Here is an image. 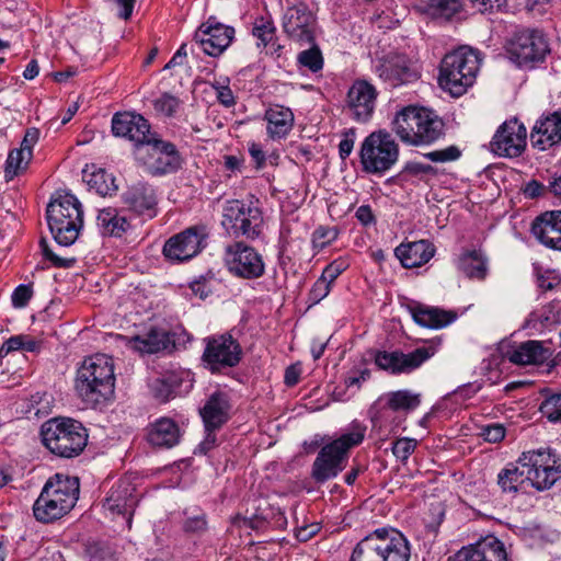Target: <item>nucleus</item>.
<instances>
[{
  "mask_svg": "<svg viewBox=\"0 0 561 561\" xmlns=\"http://www.w3.org/2000/svg\"><path fill=\"white\" fill-rule=\"evenodd\" d=\"M168 337L164 332L151 330L144 335H135L128 340L130 348L139 352L153 354L167 347Z\"/></svg>",
  "mask_w": 561,
  "mask_h": 561,
  "instance_id": "c9c22d12",
  "label": "nucleus"
},
{
  "mask_svg": "<svg viewBox=\"0 0 561 561\" xmlns=\"http://www.w3.org/2000/svg\"><path fill=\"white\" fill-rule=\"evenodd\" d=\"M413 320L421 327L439 330L451 324L457 314L436 307L417 305L410 308Z\"/></svg>",
  "mask_w": 561,
  "mask_h": 561,
  "instance_id": "2f4dec72",
  "label": "nucleus"
},
{
  "mask_svg": "<svg viewBox=\"0 0 561 561\" xmlns=\"http://www.w3.org/2000/svg\"><path fill=\"white\" fill-rule=\"evenodd\" d=\"M393 130L410 145H431L444 135L445 124L437 113L424 106L409 105L397 113Z\"/></svg>",
  "mask_w": 561,
  "mask_h": 561,
  "instance_id": "20e7f679",
  "label": "nucleus"
},
{
  "mask_svg": "<svg viewBox=\"0 0 561 561\" xmlns=\"http://www.w3.org/2000/svg\"><path fill=\"white\" fill-rule=\"evenodd\" d=\"M148 145L152 146L156 151V160L153 163L156 173H176L181 169L183 158L174 144L153 136Z\"/></svg>",
  "mask_w": 561,
  "mask_h": 561,
  "instance_id": "c85d7f7f",
  "label": "nucleus"
},
{
  "mask_svg": "<svg viewBox=\"0 0 561 561\" xmlns=\"http://www.w3.org/2000/svg\"><path fill=\"white\" fill-rule=\"evenodd\" d=\"M180 436L178 424L168 417L157 420L148 432L149 443L158 447H173L179 443Z\"/></svg>",
  "mask_w": 561,
  "mask_h": 561,
  "instance_id": "72a5a7b5",
  "label": "nucleus"
},
{
  "mask_svg": "<svg viewBox=\"0 0 561 561\" xmlns=\"http://www.w3.org/2000/svg\"><path fill=\"white\" fill-rule=\"evenodd\" d=\"M436 353L433 345L423 346L411 353L378 351L375 355V364L382 370L392 375L409 374L419 368L424 362Z\"/></svg>",
  "mask_w": 561,
  "mask_h": 561,
  "instance_id": "f3484780",
  "label": "nucleus"
},
{
  "mask_svg": "<svg viewBox=\"0 0 561 561\" xmlns=\"http://www.w3.org/2000/svg\"><path fill=\"white\" fill-rule=\"evenodd\" d=\"M342 271L343 264L333 262L324 268L320 277L323 278L324 280H328V283L332 285V283L339 277Z\"/></svg>",
  "mask_w": 561,
  "mask_h": 561,
  "instance_id": "e2e57ef3",
  "label": "nucleus"
},
{
  "mask_svg": "<svg viewBox=\"0 0 561 561\" xmlns=\"http://www.w3.org/2000/svg\"><path fill=\"white\" fill-rule=\"evenodd\" d=\"M527 482L522 463H508L497 474V484L503 492L516 493Z\"/></svg>",
  "mask_w": 561,
  "mask_h": 561,
  "instance_id": "ea45409f",
  "label": "nucleus"
},
{
  "mask_svg": "<svg viewBox=\"0 0 561 561\" xmlns=\"http://www.w3.org/2000/svg\"><path fill=\"white\" fill-rule=\"evenodd\" d=\"M252 34L257 38V47H270L272 53H278L282 46L277 43L276 26L271 18L260 16L255 19Z\"/></svg>",
  "mask_w": 561,
  "mask_h": 561,
  "instance_id": "4c0bfd02",
  "label": "nucleus"
},
{
  "mask_svg": "<svg viewBox=\"0 0 561 561\" xmlns=\"http://www.w3.org/2000/svg\"><path fill=\"white\" fill-rule=\"evenodd\" d=\"M448 561H507L504 545L490 536L474 545L462 547Z\"/></svg>",
  "mask_w": 561,
  "mask_h": 561,
  "instance_id": "5701e85b",
  "label": "nucleus"
},
{
  "mask_svg": "<svg viewBox=\"0 0 561 561\" xmlns=\"http://www.w3.org/2000/svg\"><path fill=\"white\" fill-rule=\"evenodd\" d=\"M531 231L542 245L561 251V210L546 211L537 217Z\"/></svg>",
  "mask_w": 561,
  "mask_h": 561,
  "instance_id": "bb28decb",
  "label": "nucleus"
},
{
  "mask_svg": "<svg viewBox=\"0 0 561 561\" xmlns=\"http://www.w3.org/2000/svg\"><path fill=\"white\" fill-rule=\"evenodd\" d=\"M394 253L405 268H413L427 263L433 257L435 248L431 242L420 240L400 244Z\"/></svg>",
  "mask_w": 561,
  "mask_h": 561,
  "instance_id": "c756f323",
  "label": "nucleus"
},
{
  "mask_svg": "<svg viewBox=\"0 0 561 561\" xmlns=\"http://www.w3.org/2000/svg\"><path fill=\"white\" fill-rule=\"evenodd\" d=\"M517 463L523 465L527 482L539 491L550 489L560 479L557 460L545 449L524 453Z\"/></svg>",
  "mask_w": 561,
  "mask_h": 561,
  "instance_id": "ddd939ff",
  "label": "nucleus"
},
{
  "mask_svg": "<svg viewBox=\"0 0 561 561\" xmlns=\"http://www.w3.org/2000/svg\"><path fill=\"white\" fill-rule=\"evenodd\" d=\"M224 264L228 272L243 279H256L265 273L263 255L253 247L236 241L225 247Z\"/></svg>",
  "mask_w": 561,
  "mask_h": 561,
  "instance_id": "f8f14e48",
  "label": "nucleus"
},
{
  "mask_svg": "<svg viewBox=\"0 0 561 561\" xmlns=\"http://www.w3.org/2000/svg\"><path fill=\"white\" fill-rule=\"evenodd\" d=\"M340 230L337 227L319 226L312 233V247L317 250H322L332 244L339 237Z\"/></svg>",
  "mask_w": 561,
  "mask_h": 561,
  "instance_id": "c03bdc74",
  "label": "nucleus"
},
{
  "mask_svg": "<svg viewBox=\"0 0 561 561\" xmlns=\"http://www.w3.org/2000/svg\"><path fill=\"white\" fill-rule=\"evenodd\" d=\"M481 436L489 443H497L505 436V428L501 424H491L482 428Z\"/></svg>",
  "mask_w": 561,
  "mask_h": 561,
  "instance_id": "13d9d810",
  "label": "nucleus"
},
{
  "mask_svg": "<svg viewBox=\"0 0 561 561\" xmlns=\"http://www.w3.org/2000/svg\"><path fill=\"white\" fill-rule=\"evenodd\" d=\"M96 227L104 237L119 238L130 229V221L117 208L105 207L98 211Z\"/></svg>",
  "mask_w": 561,
  "mask_h": 561,
  "instance_id": "473e14b6",
  "label": "nucleus"
},
{
  "mask_svg": "<svg viewBox=\"0 0 561 561\" xmlns=\"http://www.w3.org/2000/svg\"><path fill=\"white\" fill-rule=\"evenodd\" d=\"M179 387L180 378H176L174 375L164 376L156 381L153 388L154 396L161 401H167L173 396Z\"/></svg>",
  "mask_w": 561,
  "mask_h": 561,
  "instance_id": "de8ad7c7",
  "label": "nucleus"
},
{
  "mask_svg": "<svg viewBox=\"0 0 561 561\" xmlns=\"http://www.w3.org/2000/svg\"><path fill=\"white\" fill-rule=\"evenodd\" d=\"M205 342L202 360L210 373L216 374L225 368L234 367L241 360V346L230 334L211 336Z\"/></svg>",
  "mask_w": 561,
  "mask_h": 561,
  "instance_id": "4468645a",
  "label": "nucleus"
},
{
  "mask_svg": "<svg viewBox=\"0 0 561 561\" xmlns=\"http://www.w3.org/2000/svg\"><path fill=\"white\" fill-rule=\"evenodd\" d=\"M461 154V151L457 146H449L442 150H434L432 152H428L426 156L430 160L434 162H447V161H455L457 160Z\"/></svg>",
  "mask_w": 561,
  "mask_h": 561,
  "instance_id": "603ef678",
  "label": "nucleus"
},
{
  "mask_svg": "<svg viewBox=\"0 0 561 561\" xmlns=\"http://www.w3.org/2000/svg\"><path fill=\"white\" fill-rule=\"evenodd\" d=\"M32 160L31 153L24 149H13L9 152L5 162L7 175H18L19 172H24Z\"/></svg>",
  "mask_w": 561,
  "mask_h": 561,
  "instance_id": "37998d69",
  "label": "nucleus"
},
{
  "mask_svg": "<svg viewBox=\"0 0 561 561\" xmlns=\"http://www.w3.org/2000/svg\"><path fill=\"white\" fill-rule=\"evenodd\" d=\"M374 69L378 78L391 88L414 82L420 77L411 60L398 53H389L378 58Z\"/></svg>",
  "mask_w": 561,
  "mask_h": 561,
  "instance_id": "dca6fc26",
  "label": "nucleus"
},
{
  "mask_svg": "<svg viewBox=\"0 0 561 561\" xmlns=\"http://www.w3.org/2000/svg\"><path fill=\"white\" fill-rule=\"evenodd\" d=\"M309 49L302 50L298 55V62L312 72H318L323 68V57L318 46L311 44Z\"/></svg>",
  "mask_w": 561,
  "mask_h": 561,
  "instance_id": "a18cd8bd",
  "label": "nucleus"
},
{
  "mask_svg": "<svg viewBox=\"0 0 561 561\" xmlns=\"http://www.w3.org/2000/svg\"><path fill=\"white\" fill-rule=\"evenodd\" d=\"M457 266L469 278L481 280L486 276V260L480 251L463 252L458 257Z\"/></svg>",
  "mask_w": 561,
  "mask_h": 561,
  "instance_id": "e433bc0d",
  "label": "nucleus"
},
{
  "mask_svg": "<svg viewBox=\"0 0 561 561\" xmlns=\"http://www.w3.org/2000/svg\"><path fill=\"white\" fill-rule=\"evenodd\" d=\"M88 191L103 198L114 197L127 186L126 178H89Z\"/></svg>",
  "mask_w": 561,
  "mask_h": 561,
  "instance_id": "a19ab883",
  "label": "nucleus"
},
{
  "mask_svg": "<svg viewBox=\"0 0 561 561\" xmlns=\"http://www.w3.org/2000/svg\"><path fill=\"white\" fill-rule=\"evenodd\" d=\"M79 479L56 473L45 483L33 505L34 517L41 523H51L69 513L79 497Z\"/></svg>",
  "mask_w": 561,
  "mask_h": 561,
  "instance_id": "f03ea898",
  "label": "nucleus"
},
{
  "mask_svg": "<svg viewBox=\"0 0 561 561\" xmlns=\"http://www.w3.org/2000/svg\"><path fill=\"white\" fill-rule=\"evenodd\" d=\"M135 492V486L128 480H121L110 490L103 503L104 508L112 515H127L126 522L129 528L134 510L138 503Z\"/></svg>",
  "mask_w": 561,
  "mask_h": 561,
  "instance_id": "393cba45",
  "label": "nucleus"
},
{
  "mask_svg": "<svg viewBox=\"0 0 561 561\" xmlns=\"http://www.w3.org/2000/svg\"><path fill=\"white\" fill-rule=\"evenodd\" d=\"M330 290L331 284L319 277L309 293V298L313 302H319L329 295Z\"/></svg>",
  "mask_w": 561,
  "mask_h": 561,
  "instance_id": "5fc2aeb1",
  "label": "nucleus"
},
{
  "mask_svg": "<svg viewBox=\"0 0 561 561\" xmlns=\"http://www.w3.org/2000/svg\"><path fill=\"white\" fill-rule=\"evenodd\" d=\"M527 144V130L516 117L505 121L491 141L493 152L502 157L514 158L522 154Z\"/></svg>",
  "mask_w": 561,
  "mask_h": 561,
  "instance_id": "6ab92c4d",
  "label": "nucleus"
},
{
  "mask_svg": "<svg viewBox=\"0 0 561 561\" xmlns=\"http://www.w3.org/2000/svg\"><path fill=\"white\" fill-rule=\"evenodd\" d=\"M32 288L28 285H19L12 294V305L15 308H23L32 297Z\"/></svg>",
  "mask_w": 561,
  "mask_h": 561,
  "instance_id": "6e6d98bb",
  "label": "nucleus"
},
{
  "mask_svg": "<svg viewBox=\"0 0 561 561\" xmlns=\"http://www.w3.org/2000/svg\"><path fill=\"white\" fill-rule=\"evenodd\" d=\"M317 19L305 2L289 4L283 14L284 33L293 41L304 45L316 39Z\"/></svg>",
  "mask_w": 561,
  "mask_h": 561,
  "instance_id": "2eb2a0df",
  "label": "nucleus"
},
{
  "mask_svg": "<svg viewBox=\"0 0 561 561\" xmlns=\"http://www.w3.org/2000/svg\"><path fill=\"white\" fill-rule=\"evenodd\" d=\"M342 136H343V138L339 145V153L342 159H345L351 154V152L353 150L354 142H355V136H356L355 129L354 128L345 129L342 133Z\"/></svg>",
  "mask_w": 561,
  "mask_h": 561,
  "instance_id": "864d4df0",
  "label": "nucleus"
},
{
  "mask_svg": "<svg viewBox=\"0 0 561 561\" xmlns=\"http://www.w3.org/2000/svg\"><path fill=\"white\" fill-rule=\"evenodd\" d=\"M204 229L191 227L171 237L163 247V254L171 261H186L195 256L205 247Z\"/></svg>",
  "mask_w": 561,
  "mask_h": 561,
  "instance_id": "aec40b11",
  "label": "nucleus"
},
{
  "mask_svg": "<svg viewBox=\"0 0 561 561\" xmlns=\"http://www.w3.org/2000/svg\"><path fill=\"white\" fill-rule=\"evenodd\" d=\"M233 37L232 26L219 23L216 18L210 16L197 28L194 41L205 54L218 57L229 47Z\"/></svg>",
  "mask_w": 561,
  "mask_h": 561,
  "instance_id": "a211bd4d",
  "label": "nucleus"
},
{
  "mask_svg": "<svg viewBox=\"0 0 561 561\" xmlns=\"http://www.w3.org/2000/svg\"><path fill=\"white\" fill-rule=\"evenodd\" d=\"M365 433V425L353 422L347 433L325 444L312 463L313 480L323 483L337 477L346 468L350 450L364 440Z\"/></svg>",
  "mask_w": 561,
  "mask_h": 561,
  "instance_id": "39448f33",
  "label": "nucleus"
},
{
  "mask_svg": "<svg viewBox=\"0 0 561 561\" xmlns=\"http://www.w3.org/2000/svg\"><path fill=\"white\" fill-rule=\"evenodd\" d=\"M23 346H24V336L15 335V336L10 337L9 340H7L3 343V345L0 350V354H2V353L8 354L13 351H19V350H22Z\"/></svg>",
  "mask_w": 561,
  "mask_h": 561,
  "instance_id": "0e129e2a",
  "label": "nucleus"
},
{
  "mask_svg": "<svg viewBox=\"0 0 561 561\" xmlns=\"http://www.w3.org/2000/svg\"><path fill=\"white\" fill-rule=\"evenodd\" d=\"M112 131L116 137L133 141L136 147L149 144L153 137L150 134L149 122L140 114L123 112L114 114Z\"/></svg>",
  "mask_w": 561,
  "mask_h": 561,
  "instance_id": "412c9836",
  "label": "nucleus"
},
{
  "mask_svg": "<svg viewBox=\"0 0 561 561\" xmlns=\"http://www.w3.org/2000/svg\"><path fill=\"white\" fill-rule=\"evenodd\" d=\"M180 105V100L170 93H163L160 98L153 101V107L157 113L167 117H172Z\"/></svg>",
  "mask_w": 561,
  "mask_h": 561,
  "instance_id": "8fccbe9b",
  "label": "nucleus"
},
{
  "mask_svg": "<svg viewBox=\"0 0 561 561\" xmlns=\"http://www.w3.org/2000/svg\"><path fill=\"white\" fill-rule=\"evenodd\" d=\"M398 145L382 130L368 135L360 146L359 157L364 171L381 173L388 171L398 160Z\"/></svg>",
  "mask_w": 561,
  "mask_h": 561,
  "instance_id": "9d476101",
  "label": "nucleus"
},
{
  "mask_svg": "<svg viewBox=\"0 0 561 561\" xmlns=\"http://www.w3.org/2000/svg\"><path fill=\"white\" fill-rule=\"evenodd\" d=\"M39 131L37 128H28L24 135V138L21 142V146L19 149H24L31 153V157H33V147L38 141Z\"/></svg>",
  "mask_w": 561,
  "mask_h": 561,
  "instance_id": "680f3d73",
  "label": "nucleus"
},
{
  "mask_svg": "<svg viewBox=\"0 0 561 561\" xmlns=\"http://www.w3.org/2000/svg\"><path fill=\"white\" fill-rule=\"evenodd\" d=\"M249 153L252 158V161L255 164V169H261L265 163V153L262 149V146L260 144H256L254 141L249 142L248 145Z\"/></svg>",
  "mask_w": 561,
  "mask_h": 561,
  "instance_id": "052dcab7",
  "label": "nucleus"
},
{
  "mask_svg": "<svg viewBox=\"0 0 561 561\" xmlns=\"http://www.w3.org/2000/svg\"><path fill=\"white\" fill-rule=\"evenodd\" d=\"M126 187L127 190L123 192L122 198L128 208L138 215L153 218L157 214L158 204L154 188L142 181H137Z\"/></svg>",
  "mask_w": 561,
  "mask_h": 561,
  "instance_id": "b1692460",
  "label": "nucleus"
},
{
  "mask_svg": "<svg viewBox=\"0 0 561 561\" xmlns=\"http://www.w3.org/2000/svg\"><path fill=\"white\" fill-rule=\"evenodd\" d=\"M301 369L298 365H290L285 370V383L289 387L295 386L299 381Z\"/></svg>",
  "mask_w": 561,
  "mask_h": 561,
  "instance_id": "338daca9",
  "label": "nucleus"
},
{
  "mask_svg": "<svg viewBox=\"0 0 561 561\" xmlns=\"http://www.w3.org/2000/svg\"><path fill=\"white\" fill-rule=\"evenodd\" d=\"M230 79L228 77H221L210 83L211 88L216 92L217 101L225 107H231L236 104V98L230 87Z\"/></svg>",
  "mask_w": 561,
  "mask_h": 561,
  "instance_id": "49530a36",
  "label": "nucleus"
},
{
  "mask_svg": "<svg viewBox=\"0 0 561 561\" xmlns=\"http://www.w3.org/2000/svg\"><path fill=\"white\" fill-rule=\"evenodd\" d=\"M42 440L44 446L60 458H75L82 454L89 434L87 428L73 419L54 417L42 425Z\"/></svg>",
  "mask_w": 561,
  "mask_h": 561,
  "instance_id": "0eeeda50",
  "label": "nucleus"
},
{
  "mask_svg": "<svg viewBox=\"0 0 561 561\" xmlns=\"http://www.w3.org/2000/svg\"><path fill=\"white\" fill-rule=\"evenodd\" d=\"M416 445L417 442L413 438H399L393 443L392 453L399 461L404 463L415 450Z\"/></svg>",
  "mask_w": 561,
  "mask_h": 561,
  "instance_id": "3c124183",
  "label": "nucleus"
},
{
  "mask_svg": "<svg viewBox=\"0 0 561 561\" xmlns=\"http://www.w3.org/2000/svg\"><path fill=\"white\" fill-rule=\"evenodd\" d=\"M42 250L44 256L50 261L55 266L58 267H69L75 262L73 259H62L58 255H56L47 245L45 240L41 241Z\"/></svg>",
  "mask_w": 561,
  "mask_h": 561,
  "instance_id": "bf43d9fd",
  "label": "nucleus"
},
{
  "mask_svg": "<svg viewBox=\"0 0 561 561\" xmlns=\"http://www.w3.org/2000/svg\"><path fill=\"white\" fill-rule=\"evenodd\" d=\"M420 396L410 390H398L388 394L387 405L392 411H411L419 407Z\"/></svg>",
  "mask_w": 561,
  "mask_h": 561,
  "instance_id": "79ce46f5",
  "label": "nucleus"
},
{
  "mask_svg": "<svg viewBox=\"0 0 561 561\" xmlns=\"http://www.w3.org/2000/svg\"><path fill=\"white\" fill-rule=\"evenodd\" d=\"M46 219L55 241L64 247L73 244L83 228V208L71 193L56 192L47 205Z\"/></svg>",
  "mask_w": 561,
  "mask_h": 561,
  "instance_id": "7ed1b4c3",
  "label": "nucleus"
},
{
  "mask_svg": "<svg viewBox=\"0 0 561 561\" xmlns=\"http://www.w3.org/2000/svg\"><path fill=\"white\" fill-rule=\"evenodd\" d=\"M221 224L230 236L255 239L262 232L263 216L257 202L234 199L225 205Z\"/></svg>",
  "mask_w": 561,
  "mask_h": 561,
  "instance_id": "1a4fd4ad",
  "label": "nucleus"
},
{
  "mask_svg": "<svg viewBox=\"0 0 561 561\" xmlns=\"http://www.w3.org/2000/svg\"><path fill=\"white\" fill-rule=\"evenodd\" d=\"M538 282L543 290H553L561 286V276L557 271H546Z\"/></svg>",
  "mask_w": 561,
  "mask_h": 561,
  "instance_id": "4d7b16f0",
  "label": "nucleus"
},
{
  "mask_svg": "<svg viewBox=\"0 0 561 561\" xmlns=\"http://www.w3.org/2000/svg\"><path fill=\"white\" fill-rule=\"evenodd\" d=\"M244 159L237 156H225V168L231 172H242Z\"/></svg>",
  "mask_w": 561,
  "mask_h": 561,
  "instance_id": "774afa93",
  "label": "nucleus"
},
{
  "mask_svg": "<svg viewBox=\"0 0 561 561\" xmlns=\"http://www.w3.org/2000/svg\"><path fill=\"white\" fill-rule=\"evenodd\" d=\"M540 412L550 422H561V393H554L548 397L540 404Z\"/></svg>",
  "mask_w": 561,
  "mask_h": 561,
  "instance_id": "09e8293b",
  "label": "nucleus"
},
{
  "mask_svg": "<svg viewBox=\"0 0 561 561\" xmlns=\"http://www.w3.org/2000/svg\"><path fill=\"white\" fill-rule=\"evenodd\" d=\"M506 357L515 365H540L548 359L549 350L541 342L529 340L507 351Z\"/></svg>",
  "mask_w": 561,
  "mask_h": 561,
  "instance_id": "7c9ffc66",
  "label": "nucleus"
},
{
  "mask_svg": "<svg viewBox=\"0 0 561 561\" xmlns=\"http://www.w3.org/2000/svg\"><path fill=\"white\" fill-rule=\"evenodd\" d=\"M531 146L547 150L561 142V111L541 116L530 131Z\"/></svg>",
  "mask_w": 561,
  "mask_h": 561,
  "instance_id": "a878e982",
  "label": "nucleus"
},
{
  "mask_svg": "<svg viewBox=\"0 0 561 561\" xmlns=\"http://www.w3.org/2000/svg\"><path fill=\"white\" fill-rule=\"evenodd\" d=\"M377 95L376 88L367 80L354 81L347 92V106L355 121L364 123L371 117Z\"/></svg>",
  "mask_w": 561,
  "mask_h": 561,
  "instance_id": "4be33fe9",
  "label": "nucleus"
},
{
  "mask_svg": "<svg viewBox=\"0 0 561 561\" xmlns=\"http://www.w3.org/2000/svg\"><path fill=\"white\" fill-rule=\"evenodd\" d=\"M407 538L394 528H379L360 540L350 561H409Z\"/></svg>",
  "mask_w": 561,
  "mask_h": 561,
  "instance_id": "6e6552de",
  "label": "nucleus"
},
{
  "mask_svg": "<svg viewBox=\"0 0 561 561\" xmlns=\"http://www.w3.org/2000/svg\"><path fill=\"white\" fill-rule=\"evenodd\" d=\"M549 53L548 39L539 30L518 31L508 45L512 61L526 69H533L543 62Z\"/></svg>",
  "mask_w": 561,
  "mask_h": 561,
  "instance_id": "9b49d317",
  "label": "nucleus"
},
{
  "mask_svg": "<svg viewBox=\"0 0 561 561\" xmlns=\"http://www.w3.org/2000/svg\"><path fill=\"white\" fill-rule=\"evenodd\" d=\"M419 5L433 18L450 20L462 9L461 0H419Z\"/></svg>",
  "mask_w": 561,
  "mask_h": 561,
  "instance_id": "58836bf2",
  "label": "nucleus"
},
{
  "mask_svg": "<svg viewBox=\"0 0 561 561\" xmlns=\"http://www.w3.org/2000/svg\"><path fill=\"white\" fill-rule=\"evenodd\" d=\"M115 374L113 358L105 354L85 357L77 369L75 390L89 407L95 408L114 394Z\"/></svg>",
  "mask_w": 561,
  "mask_h": 561,
  "instance_id": "f257e3e1",
  "label": "nucleus"
},
{
  "mask_svg": "<svg viewBox=\"0 0 561 561\" xmlns=\"http://www.w3.org/2000/svg\"><path fill=\"white\" fill-rule=\"evenodd\" d=\"M480 64L479 51L468 46L446 54L439 65L440 88L453 96H461L474 83Z\"/></svg>",
  "mask_w": 561,
  "mask_h": 561,
  "instance_id": "423d86ee",
  "label": "nucleus"
},
{
  "mask_svg": "<svg viewBox=\"0 0 561 561\" xmlns=\"http://www.w3.org/2000/svg\"><path fill=\"white\" fill-rule=\"evenodd\" d=\"M230 403L226 393L214 392L201 409L206 431L220 428L229 419Z\"/></svg>",
  "mask_w": 561,
  "mask_h": 561,
  "instance_id": "cd10ccee",
  "label": "nucleus"
},
{
  "mask_svg": "<svg viewBox=\"0 0 561 561\" xmlns=\"http://www.w3.org/2000/svg\"><path fill=\"white\" fill-rule=\"evenodd\" d=\"M267 134L272 139L285 138L294 126V114L290 108L276 105L265 113Z\"/></svg>",
  "mask_w": 561,
  "mask_h": 561,
  "instance_id": "f704fd0d",
  "label": "nucleus"
},
{
  "mask_svg": "<svg viewBox=\"0 0 561 561\" xmlns=\"http://www.w3.org/2000/svg\"><path fill=\"white\" fill-rule=\"evenodd\" d=\"M355 216L357 220L364 226H368L375 222V216L373 214L371 208L368 205L359 206L356 210Z\"/></svg>",
  "mask_w": 561,
  "mask_h": 561,
  "instance_id": "69168bd1",
  "label": "nucleus"
}]
</instances>
